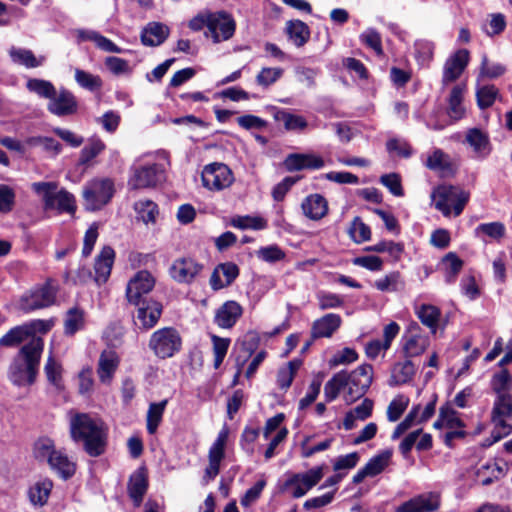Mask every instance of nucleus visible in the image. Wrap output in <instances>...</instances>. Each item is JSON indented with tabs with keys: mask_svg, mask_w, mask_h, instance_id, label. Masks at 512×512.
Here are the masks:
<instances>
[{
	"mask_svg": "<svg viewBox=\"0 0 512 512\" xmlns=\"http://www.w3.org/2000/svg\"><path fill=\"white\" fill-rule=\"evenodd\" d=\"M373 379V367L363 364L355 370L348 372L342 370L336 373L324 387L327 401H333L342 389H347L346 400L353 402L362 397L370 387Z\"/></svg>",
	"mask_w": 512,
	"mask_h": 512,
	"instance_id": "1",
	"label": "nucleus"
},
{
	"mask_svg": "<svg viewBox=\"0 0 512 512\" xmlns=\"http://www.w3.org/2000/svg\"><path fill=\"white\" fill-rule=\"evenodd\" d=\"M70 433L76 442H83L85 451L92 457L104 453L106 429L103 423L85 413H75L70 417Z\"/></svg>",
	"mask_w": 512,
	"mask_h": 512,
	"instance_id": "2",
	"label": "nucleus"
},
{
	"mask_svg": "<svg viewBox=\"0 0 512 512\" xmlns=\"http://www.w3.org/2000/svg\"><path fill=\"white\" fill-rule=\"evenodd\" d=\"M44 342L40 337L32 339L22 346L9 368V379L17 386L34 383L38 373Z\"/></svg>",
	"mask_w": 512,
	"mask_h": 512,
	"instance_id": "3",
	"label": "nucleus"
},
{
	"mask_svg": "<svg viewBox=\"0 0 512 512\" xmlns=\"http://www.w3.org/2000/svg\"><path fill=\"white\" fill-rule=\"evenodd\" d=\"M470 193L459 186L439 185L433 189L431 199L444 217H458L464 210Z\"/></svg>",
	"mask_w": 512,
	"mask_h": 512,
	"instance_id": "4",
	"label": "nucleus"
},
{
	"mask_svg": "<svg viewBox=\"0 0 512 512\" xmlns=\"http://www.w3.org/2000/svg\"><path fill=\"white\" fill-rule=\"evenodd\" d=\"M115 193L114 182L110 178H94L83 188L84 205L87 210L96 211L108 204Z\"/></svg>",
	"mask_w": 512,
	"mask_h": 512,
	"instance_id": "5",
	"label": "nucleus"
},
{
	"mask_svg": "<svg viewBox=\"0 0 512 512\" xmlns=\"http://www.w3.org/2000/svg\"><path fill=\"white\" fill-rule=\"evenodd\" d=\"M57 289L53 281L47 280L44 284L38 285L19 299L18 307L24 312H30L36 309L46 308L54 304Z\"/></svg>",
	"mask_w": 512,
	"mask_h": 512,
	"instance_id": "6",
	"label": "nucleus"
},
{
	"mask_svg": "<svg viewBox=\"0 0 512 512\" xmlns=\"http://www.w3.org/2000/svg\"><path fill=\"white\" fill-rule=\"evenodd\" d=\"M491 420L495 426L492 435L495 441L512 432V396L511 394H501L496 396Z\"/></svg>",
	"mask_w": 512,
	"mask_h": 512,
	"instance_id": "7",
	"label": "nucleus"
},
{
	"mask_svg": "<svg viewBox=\"0 0 512 512\" xmlns=\"http://www.w3.org/2000/svg\"><path fill=\"white\" fill-rule=\"evenodd\" d=\"M181 345V336L172 327H165L155 331L149 340V348L161 359L172 357L180 351Z\"/></svg>",
	"mask_w": 512,
	"mask_h": 512,
	"instance_id": "8",
	"label": "nucleus"
},
{
	"mask_svg": "<svg viewBox=\"0 0 512 512\" xmlns=\"http://www.w3.org/2000/svg\"><path fill=\"white\" fill-rule=\"evenodd\" d=\"M201 179L203 186L208 190L221 191L233 184L234 175L226 164L214 162L204 166Z\"/></svg>",
	"mask_w": 512,
	"mask_h": 512,
	"instance_id": "9",
	"label": "nucleus"
},
{
	"mask_svg": "<svg viewBox=\"0 0 512 512\" xmlns=\"http://www.w3.org/2000/svg\"><path fill=\"white\" fill-rule=\"evenodd\" d=\"M323 475L321 466L312 468L305 473L291 474L284 482L282 491L289 492L294 498H300L317 485Z\"/></svg>",
	"mask_w": 512,
	"mask_h": 512,
	"instance_id": "10",
	"label": "nucleus"
},
{
	"mask_svg": "<svg viewBox=\"0 0 512 512\" xmlns=\"http://www.w3.org/2000/svg\"><path fill=\"white\" fill-rule=\"evenodd\" d=\"M155 285V279L147 270L138 271L127 283L126 297L130 304H139L145 295L150 293Z\"/></svg>",
	"mask_w": 512,
	"mask_h": 512,
	"instance_id": "11",
	"label": "nucleus"
},
{
	"mask_svg": "<svg viewBox=\"0 0 512 512\" xmlns=\"http://www.w3.org/2000/svg\"><path fill=\"white\" fill-rule=\"evenodd\" d=\"M236 29V23L231 14L225 11L211 12L209 32L215 43L230 39Z\"/></svg>",
	"mask_w": 512,
	"mask_h": 512,
	"instance_id": "12",
	"label": "nucleus"
},
{
	"mask_svg": "<svg viewBox=\"0 0 512 512\" xmlns=\"http://www.w3.org/2000/svg\"><path fill=\"white\" fill-rule=\"evenodd\" d=\"M134 305L137 307L134 315V323L138 328L148 330L157 324L163 310V306L160 302L147 299Z\"/></svg>",
	"mask_w": 512,
	"mask_h": 512,
	"instance_id": "13",
	"label": "nucleus"
},
{
	"mask_svg": "<svg viewBox=\"0 0 512 512\" xmlns=\"http://www.w3.org/2000/svg\"><path fill=\"white\" fill-rule=\"evenodd\" d=\"M203 264L190 257H181L173 261L169 273L178 283L190 284L202 272Z\"/></svg>",
	"mask_w": 512,
	"mask_h": 512,
	"instance_id": "14",
	"label": "nucleus"
},
{
	"mask_svg": "<svg viewBox=\"0 0 512 512\" xmlns=\"http://www.w3.org/2000/svg\"><path fill=\"white\" fill-rule=\"evenodd\" d=\"M228 440V430L222 429L209 449L208 459L209 464L205 469L204 481L209 482L213 480L219 473L220 463L225 456V446Z\"/></svg>",
	"mask_w": 512,
	"mask_h": 512,
	"instance_id": "15",
	"label": "nucleus"
},
{
	"mask_svg": "<svg viewBox=\"0 0 512 512\" xmlns=\"http://www.w3.org/2000/svg\"><path fill=\"white\" fill-rule=\"evenodd\" d=\"M163 176V170L158 164L144 165L134 169V174L129 180L133 189H142L155 186Z\"/></svg>",
	"mask_w": 512,
	"mask_h": 512,
	"instance_id": "16",
	"label": "nucleus"
},
{
	"mask_svg": "<svg viewBox=\"0 0 512 512\" xmlns=\"http://www.w3.org/2000/svg\"><path fill=\"white\" fill-rule=\"evenodd\" d=\"M440 506V496L435 492L419 494L402 503L396 512H434Z\"/></svg>",
	"mask_w": 512,
	"mask_h": 512,
	"instance_id": "17",
	"label": "nucleus"
},
{
	"mask_svg": "<svg viewBox=\"0 0 512 512\" xmlns=\"http://www.w3.org/2000/svg\"><path fill=\"white\" fill-rule=\"evenodd\" d=\"M469 63V52L466 49H460L451 55L443 67L442 83L447 85L456 81Z\"/></svg>",
	"mask_w": 512,
	"mask_h": 512,
	"instance_id": "18",
	"label": "nucleus"
},
{
	"mask_svg": "<svg viewBox=\"0 0 512 512\" xmlns=\"http://www.w3.org/2000/svg\"><path fill=\"white\" fill-rule=\"evenodd\" d=\"M47 108L49 112L57 116L71 115L77 110V101L70 91L61 89L55 91Z\"/></svg>",
	"mask_w": 512,
	"mask_h": 512,
	"instance_id": "19",
	"label": "nucleus"
},
{
	"mask_svg": "<svg viewBox=\"0 0 512 512\" xmlns=\"http://www.w3.org/2000/svg\"><path fill=\"white\" fill-rule=\"evenodd\" d=\"M342 319L340 315L335 313H328L319 319H316L311 327V337L330 338L341 326Z\"/></svg>",
	"mask_w": 512,
	"mask_h": 512,
	"instance_id": "20",
	"label": "nucleus"
},
{
	"mask_svg": "<svg viewBox=\"0 0 512 512\" xmlns=\"http://www.w3.org/2000/svg\"><path fill=\"white\" fill-rule=\"evenodd\" d=\"M119 366V357L113 350H104L99 357L97 374L99 380L109 384Z\"/></svg>",
	"mask_w": 512,
	"mask_h": 512,
	"instance_id": "21",
	"label": "nucleus"
},
{
	"mask_svg": "<svg viewBox=\"0 0 512 512\" xmlns=\"http://www.w3.org/2000/svg\"><path fill=\"white\" fill-rule=\"evenodd\" d=\"M284 163L289 171L320 169L324 166V160L315 154H290Z\"/></svg>",
	"mask_w": 512,
	"mask_h": 512,
	"instance_id": "22",
	"label": "nucleus"
},
{
	"mask_svg": "<svg viewBox=\"0 0 512 512\" xmlns=\"http://www.w3.org/2000/svg\"><path fill=\"white\" fill-rule=\"evenodd\" d=\"M75 35L78 43L84 41L93 42L97 48L102 51L110 52V53H121L122 49L118 47L114 42L105 36L101 35L99 32L94 30L87 29H77L75 31Z\"/></svg>",
	"mask_w": 512,
	"mask_h": 512,
	"instance_id": "23",
	"label": "nucleus"
},
{
	"mask_svg": "<svg viewBox=\"0 0 512 512\" xmlns=\"http://www.w3.org/2000/svg\"><path fill=\"white\" fill-rule=\"evenodd\" d=\"M242 312V307L236 301H227L217 310L215 323L221 328H231L241 317Z\"/></svg>",
	"mask_w": 512,
	"mask_h": 512,
	"instance_id": "24",
	"label": "nucleus"
},
{
	"mask_svg": "<svg viewBox=\"0 0 512 512\" xmlns=\"http://www.w3.org/2000/svg\"><path fill=\"white\" fill-rule=\"evenodd\" d=\"M301 208L307 218L320 220L328 212V203L322 195L311 194L303 200Z\"/></svg>",
	"mask_w": 512,
	"mask_h": 512,
	"instance_id": "25",
	"label": "nucleus"
},
{
	"mask_svg": "<svg viewBox=\"0 0 512 512\" xmlns=\"http://www.w3.org/2000/svg\"><path fill=\"white\" fill-rule=\"evenodd\" d=\"M506 463L503 461L489 460L481 464L476 471V480L486 486L505 474Z\"/></svg>",
	"mask_w": 512,
	"mask_h": 512,
	"instance_id": "26",
	"label": "nucleus"
},
{
	"mask_svg": "<svg viewBox=\"0 0 512 512\" xmlns=\"http://www.w3.org/2000/svg\"><path fill=\"white\" fill-rule=\"evenodd\" d=\"M466 142L473 149L476 157L484 159L491 152V144L486 133L478 128L469 129L465 137Z\"/></svg>",
	"mask_w": 512,
	"mask_h": 512,
	"instance_id": "27",
	"label": "nucleus"
},
{
	"mask_svg": "<svg viewBox=\"0 0 512 512\" xmlns=\"http://www.w3.org/2000/svg\"><path fill=\"white\" fill-rule=\"evenodd\" d=\"M115 253L114 250L106 246L104 247L100 254L97 256L95 261V280L98 283H104L108 279L111 273V269L114 263Z\"/></svg>",
	"mask_w": 512,
	"mask_h": 512,
	"instance_id": "28",
	"label": "nucleus"
},
{
	"mask_svg": "<svg viewBox=\"0 0 512 512\" xmlns=\"http://www.w3.org/2000/svg\"><path fill=\"white\" fill-rule=\"evenodd\" d=\"M430 345L428 335L424 333H413L404 336L403 352L407 358L423 354Z\"/></svg>",
	"mask_w": 512,
	"mask_h": 512,
	"instance_id": "29",
	"label": "nucleus"
},
{
	"mask_svg": "<svg viewBox=\"0 0 512 512\" xmlns=\"http://www.w3.org/2000/svg\"><path fill=\"white\" fill-rule=\"evenodd\" d=\"M53 483L49 479L38 480L28 489V498L32 505L44 506L51 494Z\"/></svg>",
	"mask_w": 512,
	"mask_h": 512,
	"instance_id": "30",
	"label": "nucleus"
},
{
	"mask_svg": "<svg viewBox=\"0 0 512 512\" xmlns=\"http://www.w3.org/2000/svg\"><path fill=\"white\" fill-rule=\"evenodd\" d=\"M415 314L432 334L437 332L441 318V311L438 307L431 304H421L415 308Z\"/></svg>",
	"mask_w": 512,
	"mask_h": 512,
	"instance_id": "31",
	"label": "nucleus"
},
{
	"mask_svg": "<svg viewBox=\"0 0 512 512\" xmlns=\"http://www.w3.org/2000/svg\"><path fill=\"white\" fill-rule=\"evenodd\" d=\"M169 35V29L161 23H150L141 34V41L145 46H158L162 44Z\"/></svg>",
	"mask_w": 512,
	"mask_h": 512,
	"instance_id": "32",
	"label": "nucleus"
},
{
	"mask_svg": "<svg viewBox=\"0 0 512 512\" xmlns=\"http://www.w3.org/2000/svg\"><path fill=\"white\" fill-rule=\"evenodd\" d=\"M373 410V401L365 398L361 404L346 413L343 420V426L346 430H351L355 427L357 420H365L369 418Z\"/></svg>",
	"mask_w": 512,
	"mask_h": 512,
	"instance_id": "33",
	"label": "nucleus"
},
{
	"mask_svg": "<svg viewBox=\"0 0 512 512\" xmlns=\"http://www.w3.org/2000/svg\"><path fill=\"white\" fill-rule=\"evenodd\" d=\"M9 55L14 63L26 68L39 67L46 61L45 56L36 57L31 50L25 48L12 47L9 50Z\"/></svg>",
	"mask_w": 512,
	"mask_h": 512,
	"instance_id": "34",
	"label": "nucleus"
},
{
	"mask_svg": "<svg viewBox=\"0 0 512 512\" xmlns=\"http://www.w3.org/2000/svg\"><path fill=\"white\" fill-rule=\"evenodd\" d=\"M286 33L289 39L297 46L301 47L310 38V30L306 23L301 20H291L286 23Z\"/></svg>",
	"mask_w": 512,
	"mask_h": 512,
	"instance_id": "35",
	"label": "nucleus"
},
{
	"mask_svg": "<svg viewBox=\"0 0 512 512\" xmlns=\"http://www.w3.org/2000/svg\"><path fill=\"white\" fill-rule=\"evenodd\" d=\"M426 167L430 170L437 171L442 175L450 174L453 170L449 155L441 149H435L426 160Z\"/></svg>",
	"mask_w": 512,
	"mask_h": 512,
	"instance_id": "36",
	"label": "nucleus"
},
{
	"mask_svg": "<svg viewBox=\"0 0 512 512\" xmlns=\"http://www.w3.org/2000/svg\"><path fill=\"white\" fill-rule=\"evenodd\" d=\"M415 374V366L410 360L396 363L389 380L390 386H398L409 382Z\"/></svg>",
	"mask_w": 512,
	"mask_h": 512,
	"instance_id": "37",
	"label": "nucleus"
},
{
	"mask_svg": "<svg viewBox=\"0 0 512 512\" xmlns=\"http://www.w3.org/2000/svg\"><path fill=\"white\" fill-rule=\"evenodd\" d=\"M33 192L41 198L45 211L53 210V196L58 189L57 182H34L31 184Z\"/></svg>",
	"mask_w": 512,
	"mask_h": 512,
	"instance_id": "38",
	"label": "nucleus"
},
{
	"mask_svg": "<svg viewBox=\"0 0 512 512\" xmlns=\"http://www.w3.org/2000/svg\"><path fill=\"white\" fill-rule=\"evenodd\" d=\"M147 479L143 472L137 471L131 475L128 483V493L136 506L142 502L143 496L147 491Z\"/></svg>",
	"mask_w": 512,
	"mask_h": 512,
	"instance_id": "39",
	"label": "nucleus"
},
{
	"mask_svg": "<svg viewBox=\"0 0 512 512\" xmlns=\"http://www.w3.org/2000/svg\"><path fill=\"white\" fill-rule=\"evenodd\" d=\"M463 261L454 252L447 253L441 261L445 281L453 283L463 268Z\"/></svg>",
	"mask_w": 512,
	"mask_h": 512,
	"instance_id": "40",
	"label": "nucleus"
},
{
	"mask_svg": "<svg viewBox=\"0 0 512 512\" xmlns=\"http://www.w3.org/2000/svg\"><path fill=\"white\" fill-rule=\"evenodd\" d=\"M48 464L64 479L70 478L75 473V464L60 450L55 452Z\"/></svg>",
	"mask_w": 512,
	"mask_h": 512,
	"instance_id": "41",
	"label": "nucleus"
},
{
	"mask_svg": "<svg viewBox=\"0 0 512 512\" xmlns=\"http://www.w3.org/2000/svg\"><path fill=\"white\" fill-rule=\"evenodd\" d=\"M167 404L168 400L164 399L158 403H151L149 405L146 417V426L149 434L152 435L157 431Z\"/></svg>",
	"mask_w": 512,
	"mask_h": 512,
	"instance_id": "42",
	"label": "nucleus"
},
{
	"mask_svg": "<svg viewBox=\"0 0 512 512\" xmlns=\"http://www.w3.org/2000/svg\"><path fill=\"white\" fill-rule=\"evenodd\" d=\"M52 201L53 210H57L58 213L66 212L69 214H74L76 211L75 198L65 189H57Z\"/></svg>",
	"mask_w": 512,
	"mask_h": 512,
	"instance_id": "43",
	"label": "nucleus"
},
{
	"mask_svg": "<svg viewBox=\"0 0 512 512\" xmlns=\"http://www.w3.org/2000/svg\"><path fill=\"white\" fill-rule=\"evenodd\" d=\"M274 119L277 122L283 123L286 130H304L307 127L305 118L291 114L283 109H277L274 112Z\"/></svg>",
	"mask_w": 512,
	"mask_h": 512,
	"instance_id": "44",
	"label": "nucleus"
},
{
	"mask_svg": "<svg viewBox=\"0 0 512 512\" xmlns=\"http://www.w3.org/2000/svg\"><path fill=\"white\" fill-rule=\"evenodd\" d=\"M392 457V450L386 449L372 457L364 466L370 477L380 474L388 465Z\"/></svg>",
	"mask_w": 512,
	"mask_h": 512,
	"instance_id": "45",
	"label": "nucleus"
},
{
	"mask_svg": "<svg viewBox=\"0 0 512 512\" xmlns=\"http://www.w3.org/2000/svg\"><path fill=\"white\" fill-rule=\"evenodd\" d=\"M374 287L382 292H396L404 287L399 272H391L374 282Z\"/></svg>",
	"mask_w": 512,
	"mask_h": 512,
	"instance_id": "46",
	"label": "nucleus"
},
{
	"mask_svg": "<svg viewBox=\"0 0 512 512\" xmlns=\"http://www.w3.org/2000/svg\"><path fill=\"white\" fill-rule=\"evenodd\" d=\"M462 100L463 88L459 85H456L451 90L448 106V114L454 120H458L464 115L465 110L462 106Z\"/></svg>",
	"mask_w": 512,
	"mask_h": 512,
	"instance_id": "47",
	"label": "nucleus"
},
{
	"mask_svg": "<svg viewBox=\"0 0 512 512\" xmlns=\"http://www.w3.org/2000/svg\"><path fill=\"white\" fill-rule=\"evenodd\" d=\"M56 451L54 442L50 438H40L34 444V456L41 462L48 463Z\"/></svg>",
	"mask_w": 512,
	"mask_h": 512,
	"instance_id": "48",
	"label": "nucleus"
},
{
	"mask_svg": "<svg viewBox=\"0 0 512 512\" xmlns=\"http://www.w3.org/2000/svg\"><path fill=\"white\" fill-rule=\"evenodd\" d=\"M26 88L40 97L51 99V97L55 94L54 85L47 80L32 78L29 79L26 83Z\"/></svg>",
	"mask_w": 512,
	"mask_h": 512,
	"instance_id": "49",
	"label": "nucleus"
},
{
	"mask_svg": "<svg viewBox=\"0 0 512 512\" xmlns=\"http://www.w3.org/2000/svg\"><path fill=\"white\" fill-rule=\"evenodd\" d=\"M420 405H415L410 412L406 415L403 421H401L396 428L394 429L391 439L397 440L402 436L408 429H410L414 424H419L418 419L420 417Z\"/></svg>",
	"mask_w": 512,
	"mask_h": 512,
	"instance_id": "50",
	"label": "nucleus"
},
{
	"mask_svg": "<svg viewBox=\"0 0 512 512\" xmlns=\"http://www.w3.org/2000/svg\"><path fill=\"white\" fill-rule=\"evenodd\" d=\"M505 226L501 222L482 223L475 229V235H485L493 240H500L505 235Z\"/></svg>",
	"mask_w": 512,
	"mask_h": 512,
	"instance_id": "51",
	"label": "nucleus"
},
{
	"mask_svg": "<svg viewBox=\"0 0 512 512\" xmlns=\"http://www.w3.org/2000/svg\"><path fill=\"white\" fill-rule=\"evenodd\" d=\"M84 325V313L78 308H71L67 311L64 328L65 333L69 335L75 334Z\"/></svg>",
	"mask_w": 512,
	"mask_h": 512,
	"instance_id": "52",
	"label": "nucleus"
},
{
	"mask_svg": "<svg viewBox=\"0 0 512 512\" xmlns=\"http://www.w3.org/2000/svg\"><path fill=\"white\" fill-rule=\"evenodd\" d=\"M301 366V361L293 360L290 361L285 367L279 369L277 374V383L282 389H287L290 387L295 373Z\"/></svg>",
	"mask_w": 512,
	"mask_h": 512,
	"instance_id": "53",
	"label": "nucleus"
},
{
	"mask_svg": "<svg viewBox=\"0 0 512 512\" xmlns=\"http://www.w3.org/2000/svg\"><path fill=\"white\" fill-rule=\"evenodd\" d=\"M506 72L505 65L499 63L490 61L487 56H483L481 67H480V74L479 78H489L494 79L502 76Z\"/></svg>",
	"mask_w": 512,
	"mask_h": 512,
	"instance_id": "54",
	"label": "nucleus"
},
{
	"mask_svg": "<svg viewBox=\"0 0 512 512\" xmlns=\"http://www.w3.org/2000/svg\"><path fill=\"white\" fill-rule=\"evenodd\" d=\"M232 226L239 229L262 230L267 227V221L262 217L237 216L231 221Z\"/></svg>",
	"mask_w": 512,
	"mask_h": 512,
	"instance_id": "55",
	"label": "nucleus"
},
{
	"mask_svg": "<svg viewBox=\"0 0 512 512\" xmlns=\"http://www.w3.org/2000/svg\"><path fill=\"white\" fill-rule=\"evenodd\" d=\"M409 399L404 395L395 397L387 407V419L390 422H396L400 419L406 408L408 407Z\"/></svg>",
	"mask_w": 512,
	"mask_h": 512,
	"instance_id": "56",
	"label": "nucleus"
},
{
	"mask_svg": "<svg viewBox=\"0 0 512 512\" xmlns=\"http://www.w3.org/2000/svg\"><path fill=\"white\" fill-rule=\"evenodd\" d=\"M105 149L104 142L99 138H91L81 150L80 163L87 164Z\"/></svg>",
	"mask_w": 512,
	"mask_h": 512,
	"instance_id": "57",
	"label": "nucleus"
},
{
	"mask_svg": "<svg viewBox=\"0 0 512 512\" xmlns=\"http://www.w3.org/2000/svg\"><path fill=\"white\" fill-rule=\"evenodd\" d=\"M75 80L83 88L90 91L100 89L102 80L98 75H93L81 69H75Z\"/></svg>",
	"mask_w": 512,
	"mask_h": 512,
	"instance_id": "58",
	"label": "nucleus"
},
{
	"mask_svg": "<svg viewBox=\"0 0 512 512\" xmlns=\"http://www.w3.org/2000/svg\"><path fill=\"white\" fill-rule=\"evenodd\" d=\"M349 235L356 243H362L370 239L371 231L359 217H355L349 228Z\"/></svg>",
	"mask_w": 512,
	"mask_h": 512,
	"instance_id": "59",
	"label": "nucleus"
},
{
	"mask_svg": "<svg viewBox=\"0 0 512 512\" xmlns=\"http://www.w3.org/2000/svg\"><path fill=\"white\" fill-rule=\"evenodd\" d=\"M491 385L496 396L510 394L509 389L512 386V377L506 369H503L494 375Z\"/></svg>",
	"mask_w": 512,
	"mask_h": 512,
	"instance_id": "60",
	"label": "nucleus"
},
{
	"mask_svg": "<svg viewBox=\"0 0 512 512\" xmlns=\"http://www.w3.org/2000/svg\"><path fill=\"white\" fill-rule=\"evenodd\" d=\"M135 211L145 223L154 222L157 214V205L150 200H139L134 205Z\"/></svg>",
	"mask_w": 512,
	"mask_h": 512,
	"instance_id": "61",
	"label": "nucleus"
},
{
	"mask_svg": "<svg viewBox=\"0 0 512 512\" xmlns=\"http://www.w3.org/2000/svg\"><path fill=\"white\" fill-rule=\"evenodd\" d=\"M498 94V90L494 85H485L480 87L477 92V103L481 109L490 107Z\"/></svg>",
	"mask_w": 512,
	"mask_h": 512,
	"instance_id": "62",
	"label": "nucleus"
},
{
	"mask_svg": "<svg viewBox=\"0 0 512 512\" xmlns=\"http://www.w3.org/2000/svg\"><path fill=\"white\" fill-rule=\"evenodd\" d=\"M212 342L214 353V368L218 369L227 354L230 340L218 336H212Z\"/></svg>",
	"mask_w": 512,
	"mask_h": 512,
	"instance_id": "63",
	"label": "nucleus"
},
{
	"mask_svg": "<svg viewBox=\"0 0 512 512\" xmlns=\"http://www.w3.org/2000/svg\"><path fill=\"white\" fill-rule=\"evenodd\" d=\"M283 74V69L276 67L263 68L259 74L256 76V82L263 87H268L271 84L275 83Z\"/></svg>",
	"mask_w": 512,
	"mask_h": 512,
	"instance_id": "64",
	"label": "nucleus"
}]
</instances>
